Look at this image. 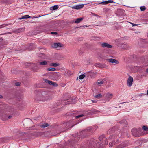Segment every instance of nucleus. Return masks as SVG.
Listing matches in <instances>:
<instances>
[{
  "label": "nucleus",
  "instance_id": "obj_1",
  "mask_svg": "<svg viewBox=\"0 0 148 148\" xmlns=\"http://www.w3.org/2000/svg\"><path fill=\"white\" fill-rule=\"evenodd\" d=\"M99 140L100 141L99 144L98 142L99 141V140L97 141L93 139L88 142V144L86 147L82 146L80 148H103V145H107L108 143L107 139L104 135L100 136Z\"/></svg>",
  "mask_w": 148,
  "mask_h": 148
},
{
  "label": "nucleus",
  "instance_id": "obj_2",
  "mask_svg": "<svg viewBox=\"0 0 148 148\" xmlns=\"http://www.w3.org/2000/svg\"><path fill=\"white\" fill-rule=\"evenodd\" d=\"M46 93V92H44L42 93L39 92L37 95L35 97L36 100L40 101H45L47 99L46 98L44 95Z\"/></svg>",
  "mask_w": 148,
  "mask_h": 148
},
{
  "label": "nucleus",
  "instance_id": "obj_3",
  "mask_svg": "<svg viewBox=\"0 0 148 148\" xmlns=\"http://www.w3.org/2000/svg\"><path fill=\"white\" fill-rule=\"evenodd\" d=\"M62 102L63 105L69 104H73L75 103L76 101L75 99H69L66 101H63Z\"/></svg>",
  "mask_w": 148,
  "mask_h": 148
},
{
  "label": "nucleus",
  "instance_id": "obj_4",
  "mask_svg": "<svg viewBox=\"0 0 148 148\" xmlns=\"http://www.w3.org/2000/svg\"><path fill=\"white\" fill-rule=\"evenodd\" d=\"M104 96L106 101H108L112 98L113 95L111 93L107 92L105 94Z\"/></svg>",
  "mask_w": 148,
  "mask_h": 148
},
{
  "label": "nucleus",
  "instance_id": "obj_5",
  "mask_svg": "<svg viewBox=\"0 0 148 148\" xmlns=\"http://www.w3.org/2000/svg\"><path fill=\"white\" fill-rule=\"evenodd\" d=\"M52 47H53L56 48L57 49H59L63 47V45L60 43H54Z\"/></svg>",
  "mask_w": 148,
  "mask_h": 148
},
{
  "label": "nucleus",
  "instance_id": "obj_6",
  "mask_svg": "<svg viewBox=\"0 0 148 148\" xmlns=\"http://www.w3.org/2000/svg\"><path fill=\"white\" fill-rule=\"evenodd\" d=\"M133 81V77L131 76H129L127 81V85L129 87H131Z\"/></svg>",
  "mask_w": 148,
  "mask_h": 148
},
{
  "label": "nucleus",
  "instance_id": "obj_7",
  "mask_svg": "<svg viewBox=\"0 0 148 148\" xmlns=\"http://www.w3.org/2000/svg\"><path fill=\"white\" fill-rule=\"evenodd\" d=\"M101 46L103 48H110L112 47V46L106 43L101 42L100 43Z\"/></svg>",
  "mask_w": 148,
  "mask_h": 148
},
{
  "label": "nucleus",
  "instance_id": "obj_8",
  "mask_svg": "<svg viewBox=\"0 0 148 148\" xmlns=\"http://www.w3.org/2000/svg\"><path fill=\"white\" fill-rule=\"evenodd\" d=\"M106 60V61H108L110 63H114L116 64L119 63V61L113 58L107 59Z\"/></svg>",
  "mask_w": 148,
  "mask_h": 148
},
{
  "label": "nucleus",
  "instance_id": "obj_9",
  "mask_svg": "<svg viewBox=\"0 0 148 148\" xmlns=\"http://www.w3.org/2000/svg\"><path fill=\"white\" fill-rule=\"evenodd\" d=\"M84 4H79L77 5H74L71 7L73 9L78 10L82 8L84 6Z\"/></svg>",
  "mask_w": 148,
  "mask_h": 148
},
{
  "label": "nucleus",
  "instance_id": "obj_10",
  "mask_svg": "<svg viewBox=\"0 0 148 148\" xmlns=\"http://www.w3.org/2000/svg\"><path fill=\"white\" fill-rule=\"evenodd\" d=\"M113 2V1H112L109 0L99 3L97 4H102L103 5H106Z\"/></svg>",
  "mask_w": 148,
  "mask_h": 148
},
{
  "label": "nucleus",
  "instance_id": "obj_11",
  "mask_svg": "<svg viewBox=\"0 0 148 148\" xmlns=\"http://www.w3.org/2000/svg\"><path fill=\"white\" fill-rule=\"evenodd\" d=\"M132 134L134 136H137L138 135V132L137 129L136 128H133L132 130Z\"/></svg>",
  "mask_w": 148,
  "mask_h": 148
},
{
  "label": "nucleus",
  "instance_id": "obj_12",
  "mask_svg": "<svg viewBox=\"0 0 148 148\" xmlns=\"http://www.w3.org/2000/svg\"><path fill=\"white\" fill-rule=\"evenodd\" d=\"M86 132V130H84L83 131L81 132H80L79 133V135L82 138H83L84 137H85L86 136V134L85 133V132Z\"/></svg>",
  "mask_w": 148,
  "mask_h": 148
},
{
  "label": "nucleus",
  "instance_id": "obj_13",
  "mask_svg": "<svg viewBox=\"0 0 148 148\" xmlns=\"http://www.w3.org/2000/svg\"><path fill=\"white\" fill-rule=\"evenodd\" d=\"M25 29L23 28H21L16 29L14 31V32L16 33H18L20 32H21L24 31Z\"/></svg>",
  "mask_w": 148,
  "mask_h": 148
},
{
  "label": "nucleus",
  "instance_id": "obj_14",
  "mask_svg": "<svg viewBox=\"0 0 148 148\" xmlns=\"http://www.w3.org/2000/svg\"><path fill=\"white\" fill-rule=\"evenodd\" d=\"M58 5H55L51 7L50 8V10H55L58 8Z\"/></svg>",
  "mask_w": 148,
  "mask_h": 148
},
{
  "label": "nucleus",
  "instance_id": "obj_15",
  "mask_svg": "<svg viewBox=\"0 0 148 148\" xmlns=\"http://www.w3.org/2000/svg\"><path fill=\"white\" fill-rule=\"evenodd\" d=\"M59 65V64L57 63H52L50 64L51 66H53L55 67H57Z\"/></svg>",
  "mask_w": 148,
  "mask_h": 148
},
{
  "label": "nucleus",
  "instance_id": "obj_16",
  "mask_svg": "<svg viewBox=\"0 0 148 148\" xmlns=\"http://www.w3.org/2000/svg\"><path fill=\"white\" fill-rule=\"evenodd\" d=\"M30 18V16H29L28 15H25L23 16H22V17L19 18V20H21L22 19H27L28 18Z\"/></svg>",
  "mask_w": 148,
  "mask_h": 148
},
{
  "label": "nucleus",
  "instance_id": "obj_17",
  "mask_svg": "<svg viewBox=\"0 0 148 148\" xmlns=\"http://www.w3.org/2000/svg\"><path fill=\"white\" fill-rule=\"evenodd\" d=\"M106 82V79H103L101 81L99 82H97L96 83L97 84H102Z\"/></svg>",
  "mask_w": 148,
  "mask_h": 148
},
{
  "label": "nucleus",
  "instance_id": "obj_18",
  "mask_svg": "<svg viewBox=\"0 0 148 148\" xmlns=\"http://www.w3.org/2000/svg\"><path fill=\"white\" fill-rule=\"evenodd\" d=\"M143 130L144 131H146V134H148V127L146 126H144L142 127Z\"/></svg>",
  "mask_w": 148,
  "mask_h": 148
},
{
  "label": "nucleus",
  "instance_id": "obj_19",
  "mask_svg": "<svg viewBox=\"0 0 148 148\" xmlns=\"http://www.w3.org/2000/svg\"><path fill=\"white\" fill-rule=\"evenodd\" d=\"M120 123L122 124H123V125L125 126L127 125V123L125 119H123L122 121H120Z\"/></svg>",
  "mask_w": 148,
  "mask_h": 148
},
{
  "label": "nucleus",
  "instance_id": "obj_20",
  "mask_svg": "<svg viewBox=\"0 0 148 148\" xmlns=\"http://www.w3.org/2000/svg\"><path fill=\"white\" fill-rule=\"evenodd\" d=\"M43 81L45 82L46 83H47L50 85H51L52 84V83H53V82H52L51 81L47 79H44L43 80Z\"/></svg>",
  "mask_w": 148,
  "mask_h": 148
},
{
  "label": "nucleus",
  "instance_id": "obj_21",
  "mask_svg": "<svg viewBox=\"0 0 148 148\" xmlns=\"http://www.w3.org/2000/svg\"><path fill=\"white\" fill-rule=\"evenodd\" d=\"M83 19V18H80L77 19L75 21V22L76 23H78L80 22Z\"/></svg>",
  "mask_w": 148,
  "mask_h": 148
},
{
  "label": "nucleus",
  "instance_id": "obj_22",
  "mask_svg": "<svg viewBox=\"0 0 148 148\" xmlns=\"http://www.w3.org/2000/svg\"><path fill=\"white\" fill-rule=\"evenodd\" d=\"M48 61H44L42 62H40V65H46L47 64V63Z\"/></svg>",
  "mask_w": 148,
  "mask_h": 148
},
{
  "label": "nucleus",
  "instance_id": "obj_23",
  "mask_svg": "<svg viewBox=\"0 0 148 148\" xmlns=\"http://www.w3.org/2000/svg\"><path fill=\"white\" fill-rule=\"evenodd\" d=\"M49 126V124L48 123H44L43 125H40V127L41 128H45Z\"/></svg>",
  "mask_w": 148,
  "mask_h": 148
},
{
  "label": "nucleus",
  "instance_id": "obj_24",
  "mask_svg": "<svg viewBox=\"0 0 148 148\" xmlns=\"http://www.w3.org/2000/svg\"><path fill=\"white\" fill-rule=\"evenodd\" d=\"M115 144L116 143L114 141H113L112 142H110L109 144V146L110 147H112L113 145H115Z\"/></svg>",
  "mask_w": 148,
  "mask_h": 148
},
{
  "label": "nucleus",
  "instance_id": "obj_25",
  "mask_svg": "<svg viewBox=\"0 0 148 148\" xmlns=\"http://www.w3.org/2000/svg\"><path fill=\"white\" fill-rule=\"evenodd\" d=\"M56 70V69L55 68H48L47 69V70L48 71H54Z\"/></svg>",
  "mask_w": 148,
  "mask_h": 148
},
{
  "label": "nucleus",
  "instance_id": "obj_26",
  "mask_svg": "<svg viewBox=\"0 0 148 148\" xmlns=\"http://www.w3.org/2000/svg\"><path fill=\"white\" fill-rule=\"evenodd\" d=\"M85 77V75L84 74H83L80 75L79 76V79H82Z\"/></svg>",
  "mask_w": 148,
  "mask_h": 148
},
{
  "label": "nucleus",
  "instance_id": "obj_27",
  "mask_svg": "<svg viewBox=\"0 0 148 148\" xmlns=\"http://www.w3.org/2000/svg\"><path fill=\"white\" fill-rule=\"evenodd\" d=\"M141 11H143L146 9V7L145 6H141L140 7Z\"/></svg>",
  "mask_w": 148,
  "mask_h": 148
},
{
  "label": "nucleus",
  "instance_id": "obj_28",
  "mask_svg": "<svg viewBox=\"0 0 148 148\" xmlns=\"http://www.w3.org/2000/svg\"><path fill=\"white\" fill-rule=\"evenodd\" d=\"M95 97L96 98H100L102 97V95L101 94H99L95 95Z\"/></svg>",
  "mask_w": 148,
  "mask_h": 148
},
{
  "label": "nucleus",
  "instance_id": "obj_29",
  "mask_svg": "<svg viewBox=\"0 0 148 148\" xmlns=\"http://www.w3.org/2000/svg\"><path fill=\"white\" fill-rule=\"evenodd\" d=\"M92 127H89L87 128V130L88 131L90 132L92 130Z\"/></svg>",
  "mask_w": 148,
  "mask_h": 148
},
{
  "label": "nucleus",
  "instance_id": "obj_30",
  "mask_svg": "<svg viewBox=\"0 0 148 148\" xmlns=\"http://www.w3.org/2000/svg\"><path fill=\"white\" fill-rule=\"evenodd\" d=\"M95 110H92L91 112H89V113L90 114H93L96 112Z\"/></svg>",
  "mask_w": 148,
  "mask_h": 148
},
{
  "label": "nucleus",
  "instance_id": "obj_31",
  "mask_svg": "<svg viewBox=\"0 0 148 148\" xmlns=\"http://www.w3.org/2000/svg\"><path fill=\"white\" fill-rule=\"evenodd\" d=\"M84 116V115H83V114H81V115H78L77 116H75V118H79V117H83Z\"/></svg>",
  "mask_w": 148,
  "mask_h": 148
},
{
  "label": "nucleus",
  "instance_id": "obj_32",
  "mask_svg": "<svg viewBox=\"0 0 148 148\" xmlns=\"http://www.w3.org/2000/svg\"><path fill=\"white\" fill-rule=\"evenodd\" d=\"M51 85L54 86H58L57 84L56 83L54 82H53V83Z\"/></svg>",
  "mask_w": 148,
  "mask_h": 148
},
{
  "label": "nucleus",
  "instance_id": "obj_33",
  "mask_svg": "<svg viewBox=\"0 0 148 148\" xmlns=\"http://www.w3.org/2000/svg\"><path fill=\"white\" fill-rule=\"evenodd\" d=\"M123 45V47L125 49H127L128 48V46L127 45L124 44Z\"/></svg>",
  "mask_w": 148,
  "mask_h": 148
},
{
  "label": "nucleus",
  "instance_id": "obj_34",
  "mask_svg": "<svg viewBox=\"0 0 148 148\" xmlns=\"http://www.w3.org/2000/svg\"><path fill=\"white\" fill-rule=\"evenodd\" d=\"M8 0H0V2L4 3L8 1Z\"/></svg>",
  "mask_w": 148,
  "mask_h": 148
},
{
  "label": "nucleus",
  "instance_id": "obj_35",
  "mask_svg": "<svg viewBox=\"0 0 148 148\" xmlns=\"http://www.w3.org/2000/svg\"><path fill=\"white\" fill-rule=\"evenodd\" d=\"M89 102H91V103H96L97 102L96 101H93L92 100H89Z\"/></svg>",
  "mask_w": 148,
  "mask_h": 148
},
{
  "label": "nucleus",
  "instance_id": "obj_36",
  "mask_svg": "<svg viewBox=\"0 0 148 148\" xmlns=\"http://www.w3.org/2000/svg\"><path fill=\"white\" fill-rule=\"evenodd\" d=\"M115 136H113V135H112V136H110V137H109V139H111V138H113L114 139V138H115Z\"/></svg>",
  "mask_w": 148,
  "mask_h": 148
},
{
  "label": "nucleus",
  "instance_id": "obj_37",
  "mask_svg": "<svg viewBox=\"0 0 148 148\" xmlns=\"http://www.w3.org/2000/svg\"><path fill=\"white\" fill-rule=\"evenodd\" d=\"M20 84V83L19 82H16L15 83V84L16 86H19Z\"/></svg>",
  "mask_w": 148,
  "mask_h": 148
},
{
  "label": "nucleus",
  "instance_id": "obj_38",
  "mask_svg": "<svg viewBox=\"0 0 148 148\" xmlns=\"http://www.w3.org/2000/svg\"><path fill=\"white\" fill-rule=\"evenodd\" d=\"M51 34H57V33L56 32H51Z\"/></svg>",
  "mask_w": 148,
  "mask_h": 148
},
{
  "label": "nucleus",
  "instance_id": "obj_39",
  "mask_svg": "<svg viewBox=\"0 0 148 148\" xmlns=\"http://www.w3.org/2000/svg\"><path fill=\"white\" fill-rule=\"evenodd\" d=\"M131 23L132 25L133 26H137V25H138L137 24H134V23Z\"/></svg>",
  "mask_w": 148,
  "mask_h": 148
},
{
  "label": "nucleus",
  "instance_id": "obj_40",
  "mask_svg": "<svg viewBox=\"0 0 148 148\" xmlns=\"http://www.w3.org/2000/svg\"><path fill=\"white\" fill-rule=\"evenodd\" d=\"M122 144H121L119 146V148H122L124 147V146H122Z\"/></svg>",
  "mask_w": 148,
  "mask_h": 148
},
{
  "label": "nucleus",
  "instance_id": "obj_41",
  "mask_svg": "<svg viewBox=\"0 0 148 148\" xmlns=\"http://www.w3.org/2000/svg\"><path fill=\"white\" fill-rule=\"evenodd\" d=\"M11 117H12V116H10V115L8 117V118L9 119H10L11 118Z\"/></svg>",
  "mask_w": 148,
  "mask_h": 148
},
{
  "label": "nucleus",
  "instance_id": "obj_42",
  "mask_svg": "<svg viewBox=\"0 0 148 148\" xmlns=\"http://www.w3.org/2000/svg\"><path fill=\"white\" fill-rule=\"evenodd\" d=\"M94 15H95V16H97V17H100V16L97 15L95 14H94Z\"/></svg>",
  "mask_w": 148,
  "mask_h": 148
},
{
  "label": "nucleus",
  "instance_id": "obj_43",
  "mask_svg": "<svg viewBox=\"0 0 148 148\" xmlns=\"http://www.w3.org/2000/svg\"><path fill=\"white\" fill-rule=\"evenodd\" d=\"M146 71L148 73V68L146 69Z\"/></svg>",
  "mask_w": 148,
  "mask_h": 148
},
{
  "label": "nucleus",
  "instance_id": "obj_44",
  "mask_svg": "<svg viewBox=\"0 0 148 148\" xmlns=\"http://www.w3.org/2000/svg\"><path fill=\"white\" fill-rule=\"evenodd\" d=\"M2 98L3 96L2 95H0V98Z\"/></svg>",
  "mask_w": 148,
  "mask_h": 148
},
{
  "label": "nucleus",
  "instance_id": "obj_45",
  "mask_svg": "<svg viewBox=\"0 0 148 148\" xmlns=\"http://www.w3.org/2000/svg\"><path fill=\"white\" fill-rule=\"evenodd\" d=\"M3 25H1V26H1V27H4V26H3Z\"/></svg>",
  "mask_w": 148,
  "mask_h": 148
},
{
  "label": "nucleus",
  "instance_id": "obj_46",
  "mask_svg": "<svg viewBox=\"0 0 148 148\" xmlns=\"http://www.w3.org/2000/svg\"><path fill=\"white\" fill-rule=\"evenodd\" d=\"M5 25V26H7V25H8V24H5V25Z\"/></svg>",
  "mask_w": 148,
  "mask_h": 148
},
{
  "label": "nucleus",
  "instance_id": "obj_47",
  "mask_svg": "<svg viewBox=\"0 0 148 148\" xmlns=\"http://www.w3.org/2000/svg\"><path fill=\"white\" fill-rule=\"evenodd\" d=\"M122 12H124V11L123 10H121Z\"/></svg>",
  "mask_w": 148,
  "mask_h": 148
},
{
  "label": "nucleus",
  "instance_id": "obj_48",
  "mask_svg": "<svg viewBox=\"0 0 148 148\" xmlns=\"http://www.w3.org/2000/svg\"><path fill=\"white\" fill-rule=\"evenodd\" d=\"M10 33L9 32V33H7V34H10ZM7 34V33H6V34Z\"/></svg>",
  "mask_w": 148,
  "mask_h": 148
},
{
  "label": "nucleus",
  "instance_id": "obj_49",
  "mask_svg": "<svg viewBox=\"0 0 148 148\" xmlns=\"http://www.w3.org/2000/svg\"><path fill=\"white\" fill-rule=\"evenodd\" d=\"M84 26H85L86 27H87L86 25H84V26H83V27H84Z\"/></svg>",
  "mask_w": 148,
  "mask_h": 148
},
{
  "label": "nucleus",
  "instance_id": "obj_50",
  "mask_svg": "<svg viewBox=\"0 0 148 148\" xmlns=\"http://www.w3.org/2000/svg\"><path fill=\"white\" fill-rule=\"evenodd\" d=\"M74 125H72V126H71V127H73V126Z\"/></svg>",
  "mask_w": 148,
  "mask_h": 148
},
{
  "label": "nucleus",
  "instance_id": "obj_51",
  "mask_svg": "<svg viewBox=\"0 0 148 148\" xmlns=\"http://www.w3.org/2000/svg\"><path fill=\"white\" fill-rule=\"evenodd\" d=\"M67 124L69 125V123H67Z\"/></svg>",
  "mask_w": 148,
  "mask_h": 148
},
{
  "label": "nucleus",
  "instance_id": "obj_52",
  "mask_svg": "<svg viewBox=\"0 0 148 148\" xmlns=\"http://www.w3.org/2000/svg\"><path fill=\"white\" fill-rule=\"evenodd\" d=\"M78 79V78H77V80Z\"/></svg>",
  "mask_w": 148,
  "mask_h": 148
},
{
  "label": "nucleus",
  "instance_id": "obj_53",
  "mask_svg": "<svg viewBox=\"0 0 148 148\" xmlns=\"http://www.w3.org/2000/svg\"><path fill=\"white\" fill-rule=\"evenodd\" d=\"M124 103V102H123V103Z\"/></svg>",
  "mask_w": 148,
  "mask_h": 148
}]
</instances>
